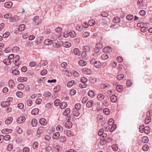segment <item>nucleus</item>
<instances>
[{
  "label": "nucleus",
  "instance_id": "nucleus-19",
  "mask_svg": "<svg viewBox=\"0 0 152 152\" xmlns=\"http://www.w3.org/2000/svg\"><path fill=\"white\" fill-rule=\"evenodd\" d=\"M37 124V122L35 118L33 119L31 121V124L33 126H36Z\"/></svg>",
  "mask_w": 152,
  "mask_h": 152
},
{
  "label": "nucleus",
  "instance_id": "nucleus-47",
  "mask_svg": "<svg viewBox=\"0 0 152 152\" xmlns=\"http://www.w3.org/2000/svg\"><path fill=\"white\" fill-rule=\"evenodd\" d=\"M116 88L118 91L120 92L123 90V87L121 85H118L116 87Z\"/></svg>",
  "mask_w": 152,
  "mask_h": 152
},
{
  "label": "nucleus",
  "instance_id": "nucleus-41",
  "mask_svg": "<svg viewBox=\"0 0 152 152\" xmlns=\"http://www.w3.org/2000/svg\"><path fill=\"white\" fill-rule=\"evenodd\" d=\"M19 48L17 46L14 47L12 49V51L13 52L16 53L19 50Z\"/></svg>",
  "mask_w": 152,
  "mask_h": 152
},
{
  "label": "nucleus",
  "instance_id": "nucleus-53",
  "mask_svg": "<svg viewBox=\"0 0 152 152\" xmlns=\"http://www.w3.org/2000/svg\"><path fill=\"white\" fill-rule=\"evenodd\" d=\"M144 130L146 134H148L150 132V129L148 127L146 126L145 127Z\"/></svg>",
  "mask_w": 152,
  "mask_h": 152
},
{
  "label": "nucleus",
  "instance_id": "nucleus-6",
  "mask_svg": "<svg viewBox=\"0 0 152 152\" xmlns=\"http://www.w3.org/2000/svg\"><path fill=\"white\" fill-rule=\"evenodd\" d=\"M26 120V118L24 116H21L18 118L17 119V122L19 123L23 122Z\"/></svg>",
  "mask_w": 152,
  "mask_h": 152
},
{
  "label": "nucleus",
  "instance_id": "nucleus-10",
  "mask_svg": "<svg viewBox=\"0 0 152 152\" xmlns=\"http://www.w3.org/2000/svg\"><path fill=\"white\" fill-rule=\"evenodd\" d=\"M39 123L42 125L45 126L46 125L47 121L45 118H42L40 119Z\"/></svg>",
  "mask_w": 152,
  "mask_h": 152
},
{
  "label": "nucleus",
  "instance_id": "nucleus-54",
  "mask_svg": "<svg viewBox=\"0 0 152 152\" xmlns=\"http://www.w3.org/2000/svg\"><path fill=\"white\" fill-rule=\"evenodd\" d=\"M103 112L106 115H109L110 113L109 110L108 108H105L103 110Z\"/></svg>",
  "mask_w": 152,
  "mask_h": 152
},
{
  "label": "nucleus",
  "instance_id": "nucleus-32",
  "mask_svg": "<svg viewBox=\"0 0 152 152\" xmlns=\"http://www.w3.org/2000/svg\"><path fill=\"white\" fill-rule=\"evenodd\" d=\"M89 80L91 83H95L97 81V79L95 77H90Z\"/></svg>",
  "mask_w": 152,
  "mask_h": 152
},
{
  "label": "nucleus",
  "instance_id": "nucleus-35",
  "mask_svg": "<svg viewBox=\"0 0 152 152\" xmlns=\"http://www.w3.org/2000/svg\"><path fill=\"white\" fill-rule=\"evenodd\" d=\"M63 42L62 43L63 44V46L65 48H68L70 47L71 45V44L69 42H65L64 43H63Z\"/></svg>",
  "mask_w": 152,
  "mask_h": 152
},
{
  "label": "nucleus",
  "instance_id": "nucleus-44",
  "mask_svg": "<svg viewBox=\"0 0 152 152\" xmlns=\"http://www.w3.org/2000/svg\"><path fill=\"white\" fill-rule=\"evenodd\" d=\"M143 0H138L137 1V4L139 7H141L143 6Z\"/></svg>",
  "mask_w": 152,
  "mask_h": 152
},
{
  "label": "nucleus",
  "instance_id": "nucleus-40",
  "mask_svg": "<svg viewBox=\"0 0 152 152\" xmlns=\"http://www.w3.org/2000/svg\"><path fill=\"white\" fill-rule=\"evenodd\" d=\"M81 108V105L80 103H77L75 104V108L77 110H79Z\"/></svg>",
  "mask_w": 152,
  "mask_h": 152
},
{
  "label": "nucleus",
  "instance_id": "nucleus-5",
  "mask_svg": "<svg viewBox=\"0 0 152 152\" xmlns=\"http://www.w3.org/2000/svg\"><path fill=\"white\" fill-rule=\"evenodd\" d=\"M102 51L105 53H110L112 51V49L110 47H107L104 48L102 49Z\"/></svg>",
  "mask_w": 152,
  "mask_h": 152
},
{
  "label": "nucleus",
  "instance_id": "nucleus-3",
  "mask_svg": "<svg viewBox=\"0 0 152 152\" xmlns=\"http://www.w3.org/2000/svg\"><path fill=\"white\" fill-rule=\"evenodd\" d=\"M63 72L64 73V75L66 76H71L72 73L69 70V69L66 67L63 70Z\"/></svg>",
  "mask_w": 152,
  "mask_h": 152
},
{
  "label": "nucleus",
  "instance_id": "nucleus-21",
  "mask_svg": "<svg viewBox=\"0 0 152 152\" xmlns=\"http://www.w3.org/2000/svg\"><path fill=\"white\" fill-rule=\"evenodd\" d=\"M93 101L92 100H90L87 102L86 106L88 108H90L93 105Z\"/></svg>",
  "mask_w": 152,
  "mask_h": 152
},
{
  "label": "nucleus",
  "instance_id": "nucleus-30",
  "mask_svg": "<svg viewBox=\"0 0 152 152\" xmlns=\"http://www.w3.org/2000/svg\"><path fill=\"white\" fill-rule=\"evenodd\" d=\"M44 129L42 127H39L37 129V132L38 134H40L43 132Z\"/></svg>",
  "mask_w": 152,
  "mask_h": 152
},
{
  "label": "nucleus",
  "instance_id": "nucleus-52",
  "mask_svg": "<svg viewBox=\"0 0 152 152\" xmlns=\"http://www.w3.org/2000/svg\"><path fill=\"white\" fill-rule=\"evenodd\" d=\"M50 39L52 41L55 40L57 39V36L55 34H53L51 35Z\"/></svg>",
  "mask_w": 152,
  "mask_h": 152
},
{
  "label": "nucleus",
  "instance_id": "nucleus-20",
  "mask_svg": "<svg viewBox=\"0 0 152 152\" xmlns=\"http://www.w3.org/2000/svg\"><path fill=\"white\" fill-rule=\"evenodd\" d=\"M60 137V134L58 132H56L53 134V138L55 140L57 139Z\"/></svg>",
  "mask_w": 152,
  "mask_h": 152
},
{
  "label": "nucleus",
  "instance_id": "nucleus-8",
  "mask_svg": "<svg viewBox=\"0 0 152 152\" xmlns=\"http://www.w3.org/2000/svg\"><path fill=\"white\" fill-rule=\"evenodd\" d=\"M20 58V56L19 55H16L13 59V62H14V64H15V65H16L17 64H18V65L20 64L19 61L18 62V61L19 60Z\"/></svg>",
  "mask_w": 152,
  "mask_h": 152
},
{
  "label": "nucleus",
  "instance_id": "nucleus-33",
  "mask_svg": "<svg viewBox=\"0 0 152 152\" xmlns=\"http://www.w3.org/2000/svg\"><path fill=\"white\" fill-rule=\"evenodd\" d=\"M57 131L62 132L63 130V128L62 126L60 125H58L56 128Z\"/></svg>",
  "mask_w": 152,
  "mask_h": 152
},
{
  "label": "nucleus",
  "instance_id": "nucleus-9",
  "mask_svg": "<svg viewBox=\"0 0 152 152\" xmlns=\"http://www.w3.org/2000/svg\"><path fill=\"white\" fill-rule=\"evenodd\" d=\"M3 63L6 65H9L11 64V61L8 58H6L3 60Z\"/></svg>",
  "mask_w": 152,
  "mask_h": 152
},
{
  "label": "nucleus",
  "instance_id": "nucleus-55",
  "mask_svg": "<svg viewBox=\"0 0 152 152\" xmlns=\"http://www.w3.org/2000/svg\"><path fill=\"white\" fill-rule=\"evenodd\" d=\"M79 86L81 88H84L87 87V84L86 83L82 82L81 83L79 84Z\"/></svg>",
  "mask_w": 152,
  "mask_h": 152
},
{
  "label": "nucleus",
  "instance_id": "nucleus-11",
  "mask_svg": "<svg viewBox=\"0 0 152 152\" xmlns=\"http://www.w3.org/2000/svg\"><path fill=\"white\" fill-rule=\"evenodd\" d=\"M27 78L24 77H20L18 78V80L20 82H26Z\"/></svg>",
  "mask_w": 152,
  "mask_h": 152
},
{
  "label": "nucleus",
  "instance_id": "nucleus-36",
  "mask_svg": "<svg viewBox=\"0 0 152 152\" xmlns=\"http://www.w3.org/2000/svg\"><path fill=\"white\" fill-rule=\"evenodd\" d=\"M88 96L91 97H93L95 95L94 92L92 90H90L88 92Z\"/></svg>",
  "mask_w": 152,
  "mask_h": 152
},
{
  "label": "nucleus",
  "instance_id": "nucleus-46",
  "mask_svg": "<svg viewBox=\"0 0 152 152\" xmlns=\"http://www.w3.org/2000/svg\"><path fill=\"white\" fill-rule=\"evenodd\" d=\"M24 86L22 84H18L17 86L19 90H22L24 88Z\"/></svg>",
  "mask_w": 152,
  "mask_h": 152
},
{
  "label": "nucleus",
  "instance_id": "nucleus-59",
  "mask_svg": "<svg viewBox=\"0 0 152 152\" xmlns=\"http://www.w3.org/2000/svg\"><path fill=\"white\" fill-rule=\"evenodd\" d=\"M74 82L73 80H71L67 84V86L68 87H70L73 84Z\"/></svg>",
  "mask_w": 152,
  "mask_h": 152
},
{
  "label": "nucleus",
  "instance_id": "nucleus-39",
  "mask_svg": "<svg viewBox=\"0 0 152 152\" xmlns=\"http://www.w3.org/2000/svg\"><path fill=\"white\" fill-rule=\"evenodd\" d=\"M149 140L148 138L146 136H144L142 138V142L144 143H147Z\"/></svg>",
  "mask_w": 152,
  "mask_h": 152
},
{
  "label": "nucleus",
  "instance_id": "nucleus-38",
  "mask_svg": "<svg viewBox=\"0 0 152 152\" xmlns=\"http://www.w3.org/2000/svg\"><path fill=\"white\" fill-rule=\"evenodd\" d=\"M61 89V87L59 85H57L55 86L54 88V91L56 92H57Z\"/></svg>",
  "mask_w": 152,
  "mask_h": 152
},
{
  "label": "nucleus",
  "instance_id": "nucleus-37",
  "mask_svg": "<svg viewBox=\"0 0 152 152\" xmlns=\"http://www.w3.org/2000/svg\"><path fill=\"white\" fill-rule=\"evenodd\" d=\"M82 49L84 50V51L88 52L90 50V48L88 46L86 45L83 47Z\"/></svg>",
  "mask_w": 152,
  "mask_h": 152
},
{
  "label": "nucleus",
  "instance_id": "nucleus-58",
  "mask_svg": "<svg viewBox=\"0 0 152 152\" xmlns=\"http://www.w3.org/2000/svg\"><path fill=\"white\" fill-rule=\"evenodd\" d=\"M149 148V146L148 145L145 144L143 146L142 149L144 151H146L148 150Z\"/></svg>",
  "mask_w": 152,
  "mask_h": 152
},
{
  "label": "nucleus",
  "instance_id": "nucleus-42",
  "mask_svg": "<svg viewBox=\"0 0 152 152\" xmlns=\"http://www.w3.org/2000/svg\"><path fill=\"white\" fill-rule=\"evenodd\" d=\"M101 57L102 59L105 60L108 58V56L106 53H104L101 56Z\"/></svg>",
  "mask_w": 152,
  "mask_h": 152
},
{
  "label": "nucleus",
  "instance_id": "nucleus-45",
  "mask_svg": "<svg viewBox=\"0 0 152 152\" xmlns=\"http://www.w3.org/2000/svg\"><path fill=\"white\" fill-rule=\"evenodd\" d=\"M63 42V41H61L58 42V43H55L53 44V46L55 48H58L59 47V44H61Z\"/></svg>",
  "mask_w": 152,
  "mask_h": 152
},
{
  "label": "nucleus",
  "instance_id": "nucleus-61",
  "mask_svg": "<svg viewBox=\"0 0 152 152\" xmlns=\"http://www.w3.org/2000/svg\"><path fill=\"white\" fill-rule=\"evenodd\" d=\"M116 125L115 124H113L110 128V132H112L114 131L116 129Z\"/></svg>",
  "mask_w": 152,
  "mask_h": 152
},
{
  "label": "nucleus",
  "instance_id": "nucleus-18",
  "mask_svg": "<svg viewBox=\"0 0 152 152\" xmlns=\"http://www.w3.org/2000/svg\"><path fill=\"white\" fill-rule=\"evenodd\" d=\"M13 120V118L12 117H8L5 121L6 124L8 125L10 124Z\"/></svg>",
  "mask_w": 152,
  "mask_h": 152
},
{
  "label": "nucleus",
  "instance_id": "nucleus-12",
  "mask_svg": "<svg viewBox=\"0 0 152 152\" xmlns=\"http://www.w3.org/2000/svg\"><path fill=\"white\" fill-rule=\"evenodd\" d=\"M12 2H6L4 4V7L6 8H11L12 5Z\"/></svg>",
  "mask_w": 152,
  "mask_h": 152
},
{
  "label": "nucleus",
  "instance_id": "nucleus-49",
  "mask_svg": "<svg viewBox=\"0 0 152 152\" xmlns=\"http://www.w3.org/2000/svg\"><path fill=\"white\" fill-rule=\"evenodd\" d=\"M12 17V14L9 13L6 14L4 16V18L7 19L11 18Z\"/></svg>",
  "mask_w": 152,
  "mask_h": 152
},
{
  "label": "nucleus",
  "instance_id": "nucleus-1",
  "mask_svg": "<svg viewBox=\"0 0 152 152\" xmlns=\"http://www.w3.org/2000/svg\"><path fill=\"white\" fill-rule=\"evenodd\" d=\"M90 63L94 65V66L97 68H99L100 66V62L97 61H96L95 59H93L90 61Z\"/></svg>",
  "mask_w": 152,
  "mask_h": 152
},
{
  "label": "nucleus",
  "instance_id": "nucleus-26",
  "mask_svg": "<svg viewBox=\"0 0 152 152\" xmlns=\"http://www.w3.org/2000/svg\"><path fill=\"white\" fill-rule=\"evenodd\" d=\"M53 43L52 40L49 39H46L44 41V44L46 45H50Z\"/></svg>",
  "mask_w": 152,
  "mask_h": 152
},
{
  "label": "nucleus",
  "instance_id": "nucleus-48",
  "mask_svg": "<svg viewBox=\"0 0 152 152\" xmlns=\"http://www.w3.org/2000/svg\"><path fill=\"white\" fill-rule=\"evenodd\" d=\"M60 100L58 99H56L54 102V104L56 106H58L60 103Z\"/></svg>",
  "mask_w": 152,
  "mask_h": 152
},
{
  "label": "nucleus",
  "instance_id": "nucleus-31",
  "mask_svg": "<svg viewBox=\"0 0 152 152\" xmlns=\"http://www.w3.org/2000/svg\"><path fill=\"white\" fill-rule=\"evenodd\" d=\"M59 141L62 142H65L66 140V138L64 136H61L59 137Z\"/></svg>",
  "mask_w": 152,
  "mask_h": 152
},
{
  "label": "nucleus",
  "instance_id": "nucleus-25",
  "mask_svg": "<svg viewBox=\"0 0 152 152\" xmlns=\"http://www.w3.org/2000/svg\"><path fill=\"white\" fill-rule=\"evenodd\" d=\"M69 35L72 37L73 38L75 37L76 36V34L75 32L73 31H71L69 33Z\"/></svg>",
  "mask_w": 152,
  "mask_h": 152
},
{
  "label": "nucleus",
  "instance_id": "nucleus-27",
  "mask_svg": "<svg viewBox=\"0 0 152 152\" xmlns=\"http://www.w3.org/2000/svg\"><path fill=\"white\" fill-rule=\"evenodd\" d=\"M78 63L80 66H85L87 64L86 61L83 60H80L79 61Z\"/></svg>",
  "mask_w": 152,
  "mask_h": 152
},
{
  "label": "nucleus",
  "instance_id": "nucleus-43",
  "mask_svg": "<svg viewBox=\"0 0 152 152\" xmlns=\"http://www.w3.org/2000/svg\"><path fill=\"white\" fill-rule=\"evenodd\" d=\"M16 96L19 97L21 98L23 96V93L21 91H17L16 93Z\"/></svg>",
  "mask_w": 152,
  "mask_h": 152
},
{
  "label": "nucleus",
  "instance_id": "nucleus-64",
  "mask_svg": "<svg viewBox=\"0 0 152 152\" xmlns=\"http://www.w3.org/2000/svg\"><path fill=\"white\" fill-rule=\"evenodd\" d=\"M16 129L17 132L19 134H21L23 132L22 129L19 127H17Z\"/></svg>",
  "mask_w": 152,
  "mask_h": 152
},
{
  "label": "nucleus",
  "instance_id": "nucleus-15",
  "mask_svg": "<svg viewBox=\"0 0 152 152\" xmlns=\"http://www.w3.org/2000/svg\"><path fill=\"white\" fill-rule=\"evenodd\" d=\"M44 39V37L43 36H40L37 38L36 41V43L37 44H39Z\"/></svg>",
  "mask_w": 152,
  "mask_h": 152
},
{
  "label": "nucleus",
  "instance_id": "nucleus-17",
  "mask_svg": "<svg viewBox=\"0 0 152 152\" xmlns=\"http://www.w3.org/2000/svg\"><path fill=\"white\" fill-rule=\"evenodd\" d=\"M70 111V108H67L64 111L63 113V115L64 116L67 115V117H69L68 115Z\"/></svg>",
  "mask_w": 152,
  "mask_h": 152
},
{
  "label": "nucleus",
  "instance_id": "nucleus-7",
  "mask_svg": "<svg viewBox=\"0 0 152 152\" xmlns=\"http://www.w3.org/2000/svg\"><path fill=\"white\" fill-rule=\"evenodd\" d=\"M64 133L68 137H71L74 136L73 133L70 130H64Z\"/></svg>",
  "mask_w": 152,
  "mask_h": 152
},
{
  "label": "nucleus",
  "instance_id": "nucleus-28",
  "mask_svg": "<svg viewBox=\"0 0 152 152\" xmlns=\"http://www.w3.org/2000/svg\"><path fill=\"white\" fill-rule=\"evenodd\" d=\"M110 99L112 102L114 103L117 100V97L115 95H112L111 96Z\"/></svg>",
  "mask_w": 152,
  "mask_h": 152
},
{
  "label": "nucleus",
  "instance_id": "nucleus-29",
  "mask_svg": "<svg viewBox=\"0 0 152 152\" xmlns=\"http://www.w3.org/2000/svg\"><path fill=\"white\" fill-rule=\"evenodd\" d=\"M25 28V25L23 24H22L19 26L18 28V30L20 31H22L24 30Z\"/></svg>",
  "mask_w": 152,
  "mask_h": 152
},
{
  "label": "nucleus",
  "instance_id": "nucleus-56",
  "mask_svg": "<svg viewBox=\"0 0 152 152\" xmlns=\"http://www.w3.org/2000/svg\"><path fill=\"white\" fill-rule=\"evenodd\" d=\"M134 18V16L132 15H127L126 17V18L127 20H131L133 19Z\"/></svg>",
  "mask_w": 152,
  "mask_h": 152
},
{
  "label": "nucleus",
  "instance_id": "nucleus-50",
  "mask_svg": "<svg viewBox=\"0 0 152 152\" xmlns=\"http://www.w3.org/2000/svg\"><path fill=\"white\" fill-rule=\"evenodd\" d=\"M12 73L13 75H18L19 74V72L17 69H14L12 71Z\"/></svg>",
  "mask_w": 152,
  "mask_h": 152
},
{
  "label": "nucleus",
  "instance_id": "nucleus-60",
  "mask_svg": "<svg viewBox=\"0 0 152 152\" xmlns=\"http://www.w3.org/2000/svg\"><path fill=\"white\" fill-rule=\"evenodd\" d=\"M10 35V33L9 31H7L3 35V37L4 38L8 37Z\"/></svg>",
  "mask_w": 152,
  "mask_h": 152
},
{
  "label": "nucleus",
  "instance_id": "nucleus-13",
  "mask_svg": "<svg viewBox=\"0 0 152 152\" xmlns=\"http://www.w3.org/2000/svg\"><path fill=\"white\" fill-rule=\"evenodd\" d=\"M83 72L86 74L90 75L91 73V70L87 68H84L83 69Z\"/></svg>",
  "mask_w": 152,
  "mask_h": 152
},
{
  "label": "nucleus",
  "instance_id": "nucleus-2",
  "mask_svg": "<svg viewBox=\"0 0 152 152\" xmlns=\"http://www.w3.org/2000/svg\"><path fill=\"white\" fill-rule=\"evenodd\" d=\"M70 116L69 117H67L66 120L67 121L65 125V127L67 129H69L72 127V123L70 121Z\"/></svg>",
  "mask_w": 152,
  "mask_h": 152
},
{
  "label": "nucleus",
  "instance_id": "nucleus-34",
  "mask_svg": "<svg viewBox=\"0 0 152 152\" xmlns=\"http://www.w3.org/2000/svg\"><path fill=\"white\" fill-rule=\"evenodd\" d=\"M120 18L118 17H115L113 19V22L114 23H117L120 21Z\"/></svg>",
  "mask_w": 152,
  "mask_h": 152
},
{
  "label": "nucleus",
  "instance_id": "nucleus-63",
  "mask_svg": "<svg viewBox=\"0 0 152 152\" xmlns=\"http://www.w3.org/2000/svg\"><path fill=\"white\" fill-rule=\"evenodd\" d=\"M112 147L113 150L115 151H117L118 150V146L116 144L113 145L112 146Z\"/></svg>",
  "mask_w": 152,
  "mask_h": 152
},
{
  "label": "nucleus",
  "instance_id": "nucleus-14",
  "mask_svg": "<svg viewBox=\"0 0 152 152\" xmlns=\"http://www.w3.org/2000/svg\"><path fill=\"white\" fill-rule=\"evenodd\" d=\"M73 53L74 54L77 56H80L81 54V52L77 48H75L73 50Z\"/></svg>",
  "mask_w": 152,
  "mask_h": 152
},
{
  "label": "nucleus",
  "instance_id": "nucleus-57",
  "mask_svg": "<svg viewBox=\"0 0 152 152\" xmlns=\"http://www.w3.org/2000/svg\"><path fill=\"white\" fill-rule=\"evenodd\" d=\"M126 85L127 86L130 87L132 85V81L130 80H128L126 81Z\"/></svg>",
  "mask_w": 152,
  "mask_h": 152
},
{
  "label": "nucleus",
  "instance_id": "nucleus-23",
  "mask_svg": "<svg viewBox=\"0 0 152 152\" xmlns=\"http://www.w3.org/2000/svg\"><path fill=\"white\" fill-rule=\"evenodd\" d=\"M67 106V104L66 102H63L60 104V108L61 109L65 108Z\"/></svg>",
  "mask_w": 152,
  "mask_h": 152
},
{
  "label": "nucleus",
  "instance_id": "nucleus-22",
  "mask_svg": "<svg viewBox=\"0 0 152 152\" xmlns=\"http://www.w3.org/2000/svg\"><path fill=\"white\" fill-rule=\"evenodd\" d=\"M104 96L102 94H99L97 96L98 99L100 101L103 100L104 98Z\"/></svg>",
  "mask_w": 152,
  "mask_h": 152
},
{
  "label": "nucleus",
  "instance_id": "nucleus-16",
  "mask_svg": "<svg viewBox=\"0 0 152 152\" xmlns=\"http://www.w3.org/2000/svg\"><path fill=\"white\" fill-rule=\"evenodd\" d=\"M73 113L74 116L77 117L80 115V113L78 110H76V109H73Z\"/></svg>",
  "mask_w": 152,
  "mask_h": 152
},
{
  "label": "nucleus",
  "instance_id": "nucleus-62",
  "mask_svg": "<svg viewBox=\"0 0 152 152\" xmlns=\"http://www.w3.org/2000/svg\"><path fill=\"white\" fill-rule=\"evenodd\" d=\"M38 143L37 142H35L33 143V148L34 149H37L38 146Z\"/></svg>",
  "mask_w": 152,
  "mask_h": 152
},
{
  "label": "nucleus",
  "instance_id": "nucleus-24",
  "mask_svg": "<svg viewBox=\"0 0 152 152\" xmlns=\"http://www.w3.org/2000/svg\"><path fill=\"white\" fill-rule=\"evenodd\" d=\"M39 112V110L38 108H34L31 111V113L33 115H37Z\"/></svg>",
  "mask_w": 152,
  "mask_h": 152
},
{
  "label": "nucleus",
  "instance_id": "nucleus-4",
  "mask_svg": "<svg viewBox=\"0 0 152 152\" xmlns=\"http://www.w3.org/2000/svg\"><path fill=\"white\" fill-rule=\"evenodd\" d=\"M33 21L34 22H33V23H34L35 24H37L40 23L41 22V20L39 19V17L36 16H35L33 19Z\"/></svg>",
  "mask_w": 152,
  "mask_h": 152
},
{
  "label": "nucleus",
  "instance_id": "nucleus-51",
  "mask_svg": "<svg viewBox=\"0 0 152 152\" xmlns=\"http://www.w3.org/2000/svg\"><path fill=\"white\" fill-rule=\"evenodd\" d=\"M83 26L80 25H77L76 27V29L79 31H81L83 30Z\"/></svg>",
  "mask_w": 152,
  "mask_h": 152
}]
</instances>
